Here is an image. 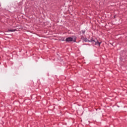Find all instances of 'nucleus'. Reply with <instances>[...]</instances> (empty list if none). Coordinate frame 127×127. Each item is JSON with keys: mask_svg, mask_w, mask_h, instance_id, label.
I'll list each match as a JSON object with an SVG mask.
<instances>
[{"mask_svg": "<svg viewBox=\"0 0 127 127\" xmlns=\"http://www.w3.org/2000/svg\"><path fill=\"white\" fill-rule=\"evenodd\" d=\"M84 41H85V42H88V41L89 42H92V43H93V44H95V45H97L98 46H100V45H101V42H99V41H98V40H94L93 39H91L90 41L88 40V39H86V38H84L83 39Z\"/></svg>", "mask_w": 127, "mask_h": 127, "instance_id": "1", "label": "nucleus"}, {"mask_svg": "<svg viewBox=\"0 0 127 127\" xmlns=\"http://www.w3.org/2000/svg\"><path fill=\"white\" fill-rule=\"evenodd\" d=\"M65 41L66 42H71V41H74L75 42V41H76V39H74V40H73V38L68 37L65 39Z\"/></svg>", "mask_w": 127, "mask_h": 127, "instance_id": "2", "label": "nucleus"}, {"mask_svg": "<svg viewBox=\"0 0 127 127\" xmlns=\"http://www.w3.org/2000/svg\"><path fill=\"white\" fill-rule=\"evenodd\" d=\"M14 31H17V29H9L8 30V32H14Z\"/></svg>", "mask_w": 127, "mask_h": 127, "instance_id": "3", "label": "nucleus"}]
</instances>
